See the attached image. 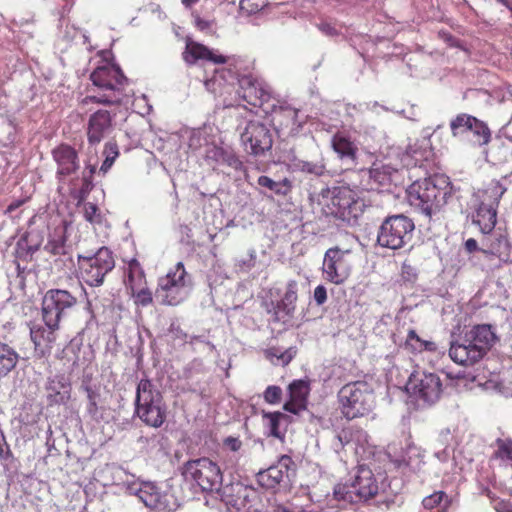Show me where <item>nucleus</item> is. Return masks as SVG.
Instances as JSON below:
<instances>
[{"mask_svg":"<svg viewBox=\"0 0 512 512\" xmlns=\"http://www.w3.org/2000/svg\"><path fill=\"white\" fill-rule=\"evenodd\" d=\"M264 400L269 404H278L281 401L282 389L276 385H270L264 391Z\"/></svg>","mask_w":512,"mask_h":512,"instance_id":"nucleus-49","label":"nucleus"},{"mask_svg":"<svg viewBox=\"0 0 512 512\" xmlns=\"http://www.w3.org/2000/svg\"><path fill=\"white\" fill-rule=\"evenodd\" d=\"M0 461L5 467L14 465L16 461L10 446L6 443L5 440L3 443L0 442Z\"/></svg>","mask_w":512,"mask_h":512,"instance_id":"nucleus-50","label":"nucleus"},{"mask_svg":"<svg viewBox=\"0 0 512 512\" xmlns=\"http://www.w3.org/2000/svg\"><path fill=\"white\" fill-rule=\"evenodd\" d=\"M83 215L85 220L91 224L101 222V214L99 208L94 203L86 202L83 204Z\"/></svg>","mask_w":512,"mask_h":512,"instance_id":"nucleus-46","label":"nucleus"},{"mask_svg":"<svg viewBox=\"0 0 512 512\" xmlns=\"http://www.w3.org/2000/svg\"><path fill=\"white\" fill-rule=\"evenodd\" d=\"M78 304L75 295L65 289L52 288L45 292L41 302L42 320H47L50 325L60 326L63 318L69 315Z\"/></svg>","mask_w":512,"mask_h":512,"instance_id":"nucleus-14","label":"nucleus"},{"mask_svg":"<svg viewBox=\"0 0 512 512\" xmlns=\"http://www.w3.org/2000/svg\"><path fill=\"white\" fill-rule=\"evenodd\" d=\"M139 498V500L154 512H175L177 503L174 496L168 492H163L152 482H143L138 488L131 486L129 488Z\"/></svg>","mask_w":512,"mask_h":512,"instance_id":"nucleus-17","label":"nucleus"},{"mask_svg":"<svg viewBox=\"0 0 512 512\" xmlns=\"http://www.w3.org/2000/svg\"><path fill=\"white\" fill-rule=\"evenodd\" d=\"M296 350L292 347L282 351L278 347L269 348L266 351V357L275 365H288L295 357Z\"/></svg>","mask_w":512,"mask_h":512,"instance_id":"nucleus-39","label":"nucleus"},{"mask_svg":"<svg viewBox=\"0 0 512 512\" xmlns=\"http://www.w3.org/2000/svg\"><path fill=\"white\" fill-rule=\"evenodd\" d=\"M272 309L269 312L273 314V321L286 324L291 321L294 316L295 309L283 300L276 303L272 302Z\"/></svg>","mask_w":512,"mask_h":512,"instance_id":"nucleus-37","label":"nucleus"},{"mask_svg":"<svg viewBox=\"0 0 512 512\" xmlns=\"http://www.w3.org/2000/svg\"><path fill=\"white\" fill-rule=\"evenodd\" d=\"M424 454L421 448L414 444H408L400 458L393 460L398 468H409L413 472H418L422 468Z\"/></svg>","mask_w":512,"mask_h":512,"instance_id":"nucleus-32","label":"nucleus"},{"mask_svg":"<svg viewBox=\"0 0 512 512\" xmlns=\"http://www.w3.org/2000/svg\"><path fill=\"white\" fill-rule=\"evenodd\" d=\"M335 441H336V443L333 444L335 449L343 448L346 444H348L350 442L349 433L346 431H342V432L338 433L335 436Z\"/></svg>","mask_w":512,"mask_h":512,"instance_id":"nucleus-57","label":"nucleus"},{"mask_svg":"<svg viewBox=\"0 0 512 512\" xmlns=\"http://www.w3.org/2000/svg\"><path fill=\"white\" fill-rule=\"evenodd\" d=\"M407 389L426 404H434L440 399L442 381L438 374L426 371H417L409 377Z\"/></svg>","mask_w":512,"mask_h":512,"instance_id":"nucleus-16","label":"nucleus"},{"mask_svg":"<svg viewBox=\"0 0 512 512\" xmlns=\"http://www.w3.org/2000/svg\"><path fill=\"white\" fill-rule=\"evenodd\" d=\"M450 130L453 137L468 140L475 146L489 143L491 131L488 125L467 113H460L450 121Z\"/></svg>","mask_w":512,"mask_h":512,"instance_id":"nucleus-15","label":"nucleus"},{"mask_svg":"<svg viewBox=\"0 0 512 512\" xmlns=\"http://www.w3.org/2000/svg\"><path fill=\"white\" fill-rule=\"evenodd\" d=\"M505 192L506 187L499 181L492 180L486 188L473 194L474 213L472 222L480 228L483 234L495 229L497 209Z\"/></svg>","mask_w":512,"mask_h":512,"instance_id":"nucleus-6","label":"nucleus"},{"mask_svg":"<svg viewBox=\"0 0 512 512\" xmlns=\"http://www.w3.org/2000/svg\"><path fill=\"white\" fill-rule=\"evenodd\" d=\"M251 68V62L246 58L237 56L226 57V93L231 96L232 91H228V88L235 87L237 78L251 75Z\"/></svg>","mask_w":512,"mask_h":512,"instance_id":"nucleus-30","label":"nucleus"},{"mask_svg":"<svg viewBox=\"0 0 512 512\" xmlns=\"http://www.w3.org/2000/svg\"><path fill=\"white\" fill-rule=\"evenodd\" d=\"M357 204L350 190L337 188L333 191L328 205L329 213L337 219L350 222L357 216Z\"/></svg>","mask_w":512,"mask_h":512,"instance_id":"nucleus-24","label":"nucleus"},{"mask_svg":"<svg viewBox=\"0 0 512 512\" xmlns=\"http://www.w3.org/2000/svg\"><path fill=\"white\" fill-rule=\"evenodd\" d=\"M52 157L57 164L56 175L59 179L75 173L79 168L78 153L68 144L62 143L55 147Z\"/></svg>","mask_w":512,"mask_h":512,"instance_id":"nucleus-26","label":"nucleus"},{"mask_svg":"<svg viewBox=\"0 0 512 512\" xmlns=\"http://www.w3.org/2000/svg\"><path fill=\"white\" fill-rule=\"evenodd\" d=\"M331 147L338 158L348 167L356 165L358 147L345 132H337L331 138Z\"/></svg>","mask_w":512,"mask_h":512,"instance_id":"nucleus-27","label":"nucleus"},{"mask_svg":"<svg viewBox=\"0 0 512 512\" xmlns=\"http://www.w3.org/2000/svg\"><path fill=\"white\" fill-rule=\"evenodd\" d=\"M338 399L342 414L348 420L364 417L375 407L373 389L366 381L345 384L338 392Z\"/></svg>","mask_w":512,"mask_h":512,"instance_id":"nucleus-8","label":"nucleus"},{"mask_svg":"<svg viewBox=\"0 0 512 512\" xmlns=\"http://www.w3.org/2000/svg\"><path fill=\"white\" fill-rule=\"evenodd\" d=\"M102 154L105 158L99 169V172L105 175L111 169L116 159L120 155L117 142L115 140L106 142Z\"/></svg>","mask_w":512,"mask_h":512,"instance_id":"nucleus-38","label":"nucleus"},{"mask_svg":"<svg viewBox=\"0 0 512 512\" xmlns=\"http://www.w3.org/2000/svg\"><path fill=\"white\" fill-rule=\"evenodd\" d=\"M349 251H342L338 247L330 248L326 251L323 261V272L327 280L332 283L340 284L345 281L349 275L345 255Z\"/></svg>","mask_w":512,"mask_h":512,"instance_id":"nucleus-23","label":"nucleus"},{"mask_svg":"<svg viewBox=\"0 0 512 512\" xmlns=\"http://www.w3.org/2000/svg\"><path fill=\"white\" fill-rule=\"evenodd\" d=\"M297 291H298V284L295 280L288 281L286 285V292L281 300L288 303L290 306H292L294 309H296V301H297Z\"/></svg>","mask_w":512,"mask_h":512,"instance_id":"nucleus-47","label":"nucleus"},{"mask_svg":"<svg viewBox=\"0 0 512 512\" xmlns=\"http://www.w3.org/2000/svg\"><path fill=\"white\" fill-rule=\"evenodd\" d=\"M240 142L244 151L255 157H265L271 152L274 142V132L269 125L250 120L237 128Z\"/></svg>","mask_w":512,"mask_h":512,"instance_id":"nucleus-11","label":"nucleus"},{"mask_svg":"<svg viewBox=\"0 0 512 512\" xmlns=\"http://www.w3.org/2000/svg\"><path fill=\"white\" fill-rule=\"evenodd\" d=\"M266 5V0H240L239 12L241 16H250L262 10Z\"/></svg>","mask_w":512,"mask_h":512,"instance_id":"nucleus-43","label":"nucleus"},{"mask_svg":"<svg viewBox=\"0 0 512 512\" xmlns=\"http://www.w3.org/2000/svg\"><path fill=\"white\" fill-rule=\"evenodd\" d=\"M256 253L254 250H250L248 255L239 259L237 266L243 271H248L255 265Z\"/></svg>","mask_w":512,"mask_h":512,"instance_id":"nucleus-54","label":"nucleus"},{"mask_svg":"<svg viewBox=\"0 0 512 512\" xmlns=\"http://www.w3.org/2000/svg\"><path fill=\"white\" fill-rule=\"evenodd\" d=\"M257 184L261 188L267 189L272 194L278 196H286L292 189V184L287 178H284L280 181H275L268 176L262 175L258 177Z\"/></svg>","mask_w":512,"mask_h":512,"instance_id":"nucleus-35","label":"nucleus"},{"mask_svg":"<svg viewBox=\"0 0 512 512\" xmlns=\"http://www.w3.org/2000/svg\"><path fill=\"white\" fill-rule=\"evenodd\" d=\"M367 174L369 190H387L399 180V171L390 164L374 163Z\"/></svg>","mask_w":512,"mask_h":512,"instance_id":"nucleus-25","label":"nucleus"},{"mask_svg":"<svg viewBox=\"0 0 512 512\" xmlns=\"http://www.w3.org/2000/svg\"><path fill=\"white\" fill-rule=\"evenodd\" d=\"M280 111L283 112L288 118L291 119L292 121V124L293 125H296L298 127L301 126L300 122H298L297 118H298V110L294 109V108H290V107H279Z\"/></svg>","mask_w":512,"mask_h":512,"instance_id":"nucleus-59","label":"nucleus"},{"mask_svg":"<svg viewBox=\"0 0 512 512\" xmlns=\"http://www.w3.org/2000/svg\"><path fill=\"white\" fill-rule=\"evenodd\" d=\"M314 300L317 305H323L327 301V291L323 285H318L314 289Z\"/></svg>","mask_w":512,"mask_h":512,"instance_id":"nucleus-56","label":"nucleus"},{"mask_svg":"<svg viewBox=\"0 0 512 512\" xmlns=\"http://www.w3.org/2000/svg\"><path fill=\"white\" fill-rule=\"evenodd\" d=\"M183 59L188 64H194L198 60L209 61L215 64L224 63L223 55H216L205 45L188 38L186 40L185 51L183 52Z\"/></svg>","mask_w":512,"mask_h":512,"instance_id":"nucleus-29","label":"nucleus"},{"mask_svg":"<svg viewBox=\"0 0 512 512\" xmlns=\"http://www.w3.org/2000/svg\"><path fill=\"white\" fill-rule=\"evenodd\" d=\"M411 206L431 218L441 211L452 197V185L444 175L417 180L407 190Z\"/></svg>","mask_w":512,"mask_h":512,"instance_id":"nucleus-1","label":"nucleus"},{"mask_svg":"<svg viewBox=\"0 0 512 512\" xmlns=\"http://www.w3.org/2000/svg\"><path fill=\"white\" fill-rule=\"evenodd\" d=\"M490 324H479L451 342L450 358L457 364L471 366L479 362L497 341Z\"/></svg>","mask_w":512,"mask_h":512,"instance_id":"nucleus-2","label":"nucleus"},{"mask_svg":"<svg viewBox=\"0 0 512 512\" xmlns=\"http://www.w3.org/2000/svg\"><path fill=\"white\" fill-rule=\"evenodd\" d=\"M226 165L229 168H233L235 170V174L233 176L235 181H239L243 178H246L247 174L244 169L243 163L235 155H228L226 153Z\"/></svg>","mask_w":512,"mask_h":512,"instance_id":"nucleus-45","label":"nucleus"},{"mask_svg":"<svg viewBox=\"0 0 512 512\" xmlns=\"http://www.w3.org/2000/svg\"><path fill=\"white\" fill-rule=\"evenodd\" d=\"M317 27L326 36L335 37L339 35L337 29L331 23L321 22L317 25Z\"/></svg>","mask_w":512,"mask_h":512,"instance_id":"nucleus-55","label":"nucleus"},{"mask_svg":"<svg viewBox=\"0 0 512 512\" xmlns=\"http://www.w3.org/2000/svg\"><path fill=\"white\" fill-rule=\"evenodd\" d=\"M258 492L242 482L226 485V510L231 512H257Z\"/></svg>","mask_w":512,"mask_h":512,"instance_id":"nucleus-18","label":"nucleus"},{"mask_svg":"<svg viewBox=\"0 0 512 512\" xmlns=\"http://www.w3.org/2000/svg\"><path fill=\"white\" fill-rule=\"evenodd\" d=\"M222 74H219V76L215 75L212 78L205 81V87L208 91L212 92L213 94H221L222 93V84L221 80Z\"/></svg>","mask_w":512,"mask_h":512,"instance_id":"nucleus-53","label":"nucleus"},{"mask_svg":"<svg viewBox=\"0 0 512 512\" xmlns=\"http://www.w3.org/2000/svg\"><path fill=\"white\" fill-rule=\"evenodd\" d=\"M135 413L147 426L159 428L166 420L162 394L149 379H141L136 389Z\"/></svg>","mask_w":512,"mask_h":512,"instance_id":"nucleus-7","label":"nucleus"},{"mask_svg":"<svg viewBox=\"0 0 512 512\" xmlns=\"http://www.w3.org/2000/svg\"><path fill=\"white\" fill-rule=\"evenodd\" d=\"M125 283L129 290L139 288L140 286L147 284L144 270L136 259H132L128 262L127 280Z\"/></svg>","mask_w":512,"mask_h":512,"instance_id":"nucleus-36","label":"nucleus"},{"mask_svg":"<svg viewBox=\"0 0 512 512\" xmlns=\"http://www.w3.org/2000/svg\"><path fill=\"white\" fill-rule=\"evenodd\" d=\"M92 84L102 93L99 95H87L82 99V104L95 103L102 105H119L120 93L127 84L128 79L119 66L112 63H104L97 66L90 74Z\"/></svg>","mask_w":512,"mask_h":512,"instance_id":"nucleus-3","label":"nucleus"},{"mask_svg":"<svg viewBox=\"0 0 512 512\" xmlns=\"http://www.w3.org/2000/svg\"><path fill=\"white\" fill-rule=\"evenodd\" d=\"M115 260L112 251L103 246L89 256H78L80 278L91 287L104 283L106 275L113 270Z\"/></svg>","mask_w":512,"mask_h":512,"instance_id":"nucleus-12","label":"nucleus"},{"mask_svg":"<svg viewBox=\"0 0 512 512\" xmlns=\"http://www.w3.org/2000/svg\"><path fill=\"white\" fill-rule=\"evenodd\" d=\"M380 486L377 477L366 466H359L350 483L337 484L333 495L338 501L358 503L367 501L379 492Z\"/></svg>","mask_w":512,"mask_h":512,"instance_id":"nucleus-9","label":"nucleus"},{"mask_svg":"<svg viewBox=\"0 0 512 512\" xmlns=\"http://www.w3.org/2000/svg\"><path fill=\"white\" fill-rule=\"evenodd\" d=\"M423 342V339H421L415 330L411 329L408 332L405 347L409 350H411L414 353H420L421 352V344Z\"/></svg>","mask_w":512,"mask_h":512,"instance_id":"nucleus-48","label":"nucleus"},{"mask_svg":"<svg viewBox=\"0 0 512 512\" xmlns=\"http://www.w3.org/2000/svg\"><path fill=\"white\" fill-rule=\"evenodd\" d=\"M188 285L184 264L178 262L174 270L159 278L154 296L162 305H178L186 298Z\"/></svg>","mask_w":512,"mask_h":512,"instance_id":"nucleus-13","label":"nucleus"},{"mask_svg":"<svg viewBox=\"0 0 512 512\" xmlns=\"http://www.w3.org/2000/svg\"><path fill=\"white\" fill-rule=\"evenodd\" d=\"M295 475V463L288 455H282L276 464L256 474L257 482L266 489H275L282 483H289Z\"/></svg>","mask_w":512,"mask_h":512,"instance_id":"nucleus-19","label":"nucleus"},{"mask_svg":"<svg viewBox=\"0 0 512 512\" xmlns=\"http://www.w3.org/2000/svg\"><path fill=\"white\" fill-rule=\"evenodd\" d=\"M228 91L234 93L230 105L243 106L250 111L262 108L266 114L277 111V101L273 98L269 86L251 75L237 78L235 87H229Z\"/></svg>","mask_w":512,"mask_h":512,"instance_id":"nucleus-4","label":"nucleus"},{"mask_svg":"<svg viewBox=\"0 0 512 512\" xmlns=\"http://www.w3.org/2000/svg\"><path fill=\"white\" fill-rule=\"evenodd\" d=\"M113 116L106 109H99L89 116L86 128L89 145H98L113 131Z\"/></svg>","mask_w":512,"mask_h":512,"instance_id":"nucleus-22","label":"nucleus"},{"mask_svg":"<svg viewBox=\"0 0 512 512\" xmlns=\"http://www.w3.org/2000/svg\"><path fill=\"white\" fill-rule=\"evenodd\" d=\"M497 449L494 452V457L503 461L512 460V440L501 439L496 440Z\"/></svg>","mask_w":512,"mask_h":512,"instance_id":"nucleus-44","label":"nucleus"},{"mask_svg":"<svg viewBox=\"0 0 512 512\" xmlns=\"http://www.w3.org/2000/svg\"><path fill=\"white\" fill-rule=\"evenodd\" d=\"M87 413L92 419H97L99 414L98 402H88L86 406Z\"/></svg>","mask_w":512,"mask_h":512,"instance_id":"nucleus-62","label":"nucleus"},{"mask_svg":"<svg viewBox=\"0 0 512 512\" xmlns=\"http://www.w3.org/2000/svg\"><path fill=\"white\" fill-rule=\"evenodd\" d=\"M415 224L404 214L391 215L384 219L377 233V243L392 250L406 246L413 237Z\"/></svg>","mask_w":512,"mask_h":512,"instance_id":"nucleus-10","label":"nucleus"},{"mask_svg":"<svg viewBox=\"0 0 512 512\" xmlns=\"http://www.w3.org/2000/svg\"><path fill=\"white\" fill-rule=\"evenodd\" d=\"M19 361V354L7 343L0 341V379L12 372Z\"/></svg>","mask_w":512,"mask_h":512,"instance_id":"nucleus-33","label":"nucleus"},{"mask_svg":"<svg viewBox=\"0 0 512 512\" xmlns=\"http://www.w3.org/2000/svg\"><path fill=\"white\" fill-rule=\"evenodd\" d=\"M44 325L34 324L30 327V339L34 345L35 359H46L51 355L54 343L57 340V331L60 326L50 325L47 320H42Z\"/></svg>","mask_w":512,"mask_h":512,"instance_id":"nucleus-20","label":"nucleus"},{"mask_svg":"<svg viewBox=\"0 0 512 512\" xmlns=\"http://www.w3.org/2000/svg\"><path fill=\"white\" fill-rule=\"evenodd\" d=\"M305 405L303 403H298V401L290 400L284 404V410L297 414L300 410L304 409Z\"/></svg>","mask_w":512,"mask_h":512,"instance_id":"nucleus-58","label":"nucleus"},{"mask_svg":"<svg viewBox=\"0 0 512 512\" xmlns=\"http://www.w3.org/2000/svg\"><path fill=\"white\" fill-rule=\"evenodd\" d=\"M418 276L417 269L409 264L408 262H404L401 267V277L405 282H415Z\"/></svg>","mask_w":512,"mask_h":512,"instance_id":"nucleus-51","label":"nucleus"},{"mask_svg":"<svg viewBox=\"0 0 512 512\" xmlns=\"http://www.w3.org/2000/svg\"><path fill=\"white\" fill-rule=\"evenodd\" d=\"M93 181L90 177L86 176V171L83 173L81 180V187L71 192V196L77 201L78 205L85 201L91 190L93 189Z\"/></svg>","mask_w":512,"mask_h":512,"instance_id":"nucleus-42","label":"nucleus"},{"mask_svg":"<svg viewBox=\"0 0 512 512\" xmlns=\"http://www.w3.org/2000/svg\"><path fill=\"white\" fill-rule=\"evenodd\" d=\"M421 346H422L421 352H423V351L434 352L437 350V345L433 341L423 340Z\"/></svg>","mask_w":512,"mask_h":512,"instance_id":"nucleus-63","label":"nucleus"},{"mask_svg":"<svg viewBox=\"0 0 512 512\" xmlns=\"http://www.w3.org/2000/svg\"><path fill=\"white\" fill-rule=\"evenodd\" d=\"M242 447V442L236 437H226V448L233 452H239Z\"/></svg>","mask_w":512,"mask_h":512,"instance_id":"nucleus-60","label":"nucleus"},{"mask_svg":"<svg viewBox=\"0 0 512 512\" xmlns=\"http://www.w3.org/2000/svg\"><path fill=\"white\" fill-rule=\"evenodd\" d=\"M289 396L292 400L298 401V403H303L305 405L307 395L309 393V385L304 380H295L293 381L289 387Z\"/></svg>","mask_w":512,"mask_h":512,"instance_id":"nucleus-40","label":"nucleus"},{"mask_svg":"<svg viewBox=\"0 0 512 512\" xmlns=\"http://www.w3.org/2000/svg\"><path fill=\"white\" fill-rule=\"evenodd\" d=\"M288 169L291 172H300L314 177H322L328 172L321 154L319 158L310 161L293 156L289 159Z\"/></svg>","mask_w":512,"mask_h":512,"instance_id":"nucleus-31","label":"nucleus"},{"mask_svg":"<svg viewBox=\"0 0 512 512\" xmlns=\"http://www.w3.org/2000/svg\"><path fill=\"white\" fill-rule=\"evenodd\" d=\"M465 249L469 253L477 251L478 250V243H477V241L475 239H473V238H469L465 242Z\"/></svg>","mask_w":512,"mask_h":512,"instance_id":"nucleus-64","label":"nucleus"},{"mask_svg":"<svg viewBox=\"0 0 512 512\" xmlns=\"http://www.w3.org/2000/svg\"><path fill=\"white\" fill-rule=\"evenodd\" d=\"M186 480L194 481L203 491L208 492L206 504L224 500V492L222 491L223 475L219 466L208 458H199L188 461L183 470Z\"/></svg>","mask_w":512,"mask_h":512,"instance_id":"nucleus-5","label":"nucleus"},{"mask_svg":"<svg viewBox=\"0 0 512 512\" xmlns=\"http://www.w3.org/2000/svg\"><path fill=\"white\" fill-rule=\"evenodd\" d=\"M130 291L135 304L138 306L145 307L153 302V294L147 284L140 286L139 288L131 289Z\"/></svg>","mask_w":512,"mask_h":512,"instance_id":"nucleus-41","label":"nucleus"},{"mask_svg":"<svg viewBox=\"0 0 512 512\" xmlns=\"http://www.w3.org/2000/svg\"><path fill=\"white\" fill-rule=\"evenodd\" d=\"M27 201V199H17V200H13L6 208V210L4 211L5 214L7 215H11L15 210H17L18 208H20L25 202Z\"/></svg>","mask_w":512,"mask_h":512,"instance_id":"nucleus-61","label":"nucleus"},{"mask_svg":"<svg viewBox=\"0 0 512 512\" xmlns=\"http://www.w3.org/2000/svg\"><path fill=\"white\" fill-rule=\"evenodd\" d=\"M48 406L65 405L71 398V385L64 378H49L46 385Z\"/></svg>","mask_w":512,"mask_h":512,"instance_id":"nucleus-28","label":"nucleus"},{"mask_svg":"<svg viewBox=\"0 0 512 512\" xmlns=\"http://www.w3.org/2000/svg\"><path fill=\"white\" fill-rule=\"evenodd\" d=\"M262 418L267 435L283 439L284 434L281 431V425L282 422L287 421V416L281 412H265Z\"/></svg>","mask_w":512,"mask_h":512,"instance_id":"nucleus-34","label":"nucleus"},{"mask_svg":"<svg viewBox=\"0 0 512 512\" xmlns=\"http://www.w3.org/2000/svg\"><path fill=\"white\" fill-rule=\"evenodd\" d=\"M483 235L481 251L484 254L495 256L503 262H512V243L505 229L499 227Z\"/></svg>","mask_w":512,"mask_h":512,"instance_id":"nucleus-21","label":"nucleus"},{"mask_svg":"<svg viewBox=\"0 0 512 512\" xmlns=\"http://www.w3.org/2000/svg\"><path fill=\"white\" fill-rule=\"evenodd\" d=\"M445 496V493L442 491L435 492L427 497H425L422 501L424 508L433 509L437 505H439Z\"/></svg>","mask_w":512,"mask_h":512,"instance_id":"nucleus-52","label":"nucleus"}]
</instances>
